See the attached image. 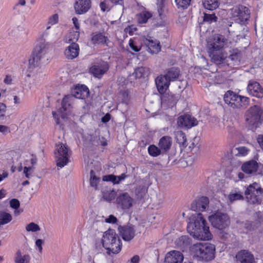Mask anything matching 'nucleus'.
I'll list each match as a JSON object with an SVG mask.
<instances>
[{
  "mask_svg": "<svg viewBox=\"0 0 263 263\" xmlns=\"http://www.w3.org/2000/svg\"><path fill=\"white\" fill-rule=\"evenodd\" d=\"M187 230L194 238L199 240H209L212 238V234L209 227L201 213L196 214L190 218Z\"/></svg>",
  "mask_w": 263,
  "mask_h": 263,
  "instance_id": "1",
  "label": "nucleus"
},
{
  "mask_svg": "<svg viewBox=\"0 0 263 263\" xmlns=\"http://www.w3.org/2000/svg\"><path fill=\"white\" fill-rule=\"evenodd\" d=\"M72 96L65 97L62 102V107L58 111L59 114L63 119L67 118L68 116L71 113V101L73 97L79 99H84L89 95V91L88 88L84 85L77 86L71 91Z\"/></svg>",
  "mask_w": 263,
  "mask_h": 263,
  "instance_id": "2",
  "label": "nucleus"
},
{
  "mask_svg": "<svg viewBox=\"0 0 263 263\" xmlns=\"http://www.w3.org/2000/svg\"><path fill=\"white\" fill-rule=\"evenodd\" d=\"M102 243L108 254H117L122 248L121 241L114 230L109 229L104 233Z\"/></svg>",
  "mask_w": 263,
  "mask_h": 263,
  "instance_id": "3",
  "label": "nucleus"
},
{
  "mask_svg": "<svg viewBox=\"0 0 263 263\" xmlns=\"http://www.w3.org/2000/svg\"><path fill=\"white\" fill-rule=\"evenodd\" d=\"M49 46V43L46 41L45 38L39 36L32 54L29 60L30 66L34 67L40 64L47 54Z\"/></svg>",
  "mask_w": 263,
  "mask_h": 263,
  "instance_id": "4",
  "label": "nucleus"
},
{
  "mask_svg": "<svg viewBox=\"0 0 263 263\" xmlns=\"http://www.w3.org/2000/svg\"><path fill=\"white\" fill-rule=\"evenodd\" d=\"M215 246L208 242H200L192 247V251L195 255L205 261L211 260L214 258Z\"/></svg>",
  "mask_w": 263,
  "mask_h": 263,
  "instance_id": "5",
  "label": "nucleus"
},
{
  "mask_svg": "<svg viewBox=\"0 0 263 263\" xmlns=\"http://www.w3.org/2000/svg\"><path fill=\"white\" fill-rule=\"evenodd\" d=\"M223 99L230 107L236 109L245 108L249 103V98L238 95L231 90H228L225 93Z\"/></svg>",
  "mask_w": 263,
  "mask_h": 263,
  "instance_id": "6",
  "label": "nucleus"
},
{
  "mask_svg": "<svg viewBox=\"0 0 263 263\" xmlns=\"http://www.w3.org/2000/svg\"><path fill=\"white\" fill-rule=\"evenodd\" d=\"M247 201L252 204H260L263 201V190L255 182L250 184L245 192Z\"/></svg>",
  "mask_w": 263,
  "mask_h": 263,
  "instance_id": "7",
  "label": "nucleus"
},
{
  "mask_svg": "<svg viewBox=\"0 0 263 263\" xmlns=\"http://www.w3.org/2000/svg\"><path fill=\"white\" fill-rule=\"evenodd\" d=\"M54 155L57 166L62 168L68 163L71 152L66 144L59 143L55 145Z\"/></svg>",
  "mask_w": 263,
  "mask_h": 263,
  "instance_id": "8",
  "label": "nucleus"
},
{
  "mask_svg": "<svg viewBox=\"0 0 263 263\" xmlns=\"http://www.w3.org/2000/svg\"><path fill=\"white\" fill-rule=\"evenodd\" d=\"M246 120L249 124L257 127L263 121V110L257 105L251 107L246 113Z\"/></svg>",
  "mask_w": 263,
  "mask_h": 263,
  "instance_id": "9",
  "label": "nucleus"
},
{
  "mask_svg": "<svg viewBox=\"0 0 263 263\" xmlns=\"http://www.w3.org/2000/svg\"><path fill=\"white\" fill-rule=\"evenodd\" d=\"M209 220L214 227L219 230L226 229L230 224L229 216L226 214L220 212H217L209 216Z\"/></svg>",
  "mask_w": 263,
  "mask_h": 263,
  "instance_id": "10",
  "label": "nucleus"
},
{
  "mask_svg": "<svg viewBox=\"0 0 263 263\" xmlns=\"http://www.w3.org/2000/svg\"><path fill=\"white\" fill-rule=\"evenodd\" d=\"M227 44L228 40L223 35L219 34H215L208 40V51L223 50Z\"/></svg>",
  "mask_w": 263,
  "mask_h": 263,
  "instance_id": "11",
  "label": "nucleus"
},
{
  "mask_svg": "<svg viewBox=\"0 0 263 263\" xmlns=\"http://www.w3.org/2000/svg\"><path fill=\"white\" fill-rule=\"evenodd\" d=\"M231 13L234 20L238 24L244 23L250 17V11L243 6H238L231 9Z\"/></svg>",
  "mask_w": 263,
  "mask_h": 263,
  "instance_id": "12",
  "label": "nucleus"
},
{
  "mask_svg": "<svg viewBox=\"0 0 263 263\" xmlns=\"http://www.w3.org/2000/svg\"><path fill=\"white\" fill-rule=\"evenodd\" d=\"M134 202V199L127 193L120 194L116 198L117 206L122 210L129 209Z\"/></svg>",
  "mask_w": 263,
  "mask_h": 263,
  "instance_id": "13",
  "label": "nucleus"
},
{
  "mask_svg": "<svg viewBox=\"0 0 263 263\" xmlns=\"http://www.w3.org/2000/svg\"><path fill=\"white\" fill-rule=\"evenodd\" d=\"M109 66L107 62L101 61L92 66L89 72L96 78H101L108 70Z\"/></svg>",
  "mask_w": 263,
  "mask_h": 263,
  "instance_id": "14",
  "label": "nucleus"
},
{
  "mask_svg": "<svg viewBox=\"0 0 263 263\" xmlns=\"http://www.w3.org/2000/svg\"><path fill=\"white\" fill-rule=\"evenodd\" d=\"M197 120L190 115L181 116L177 119V124L181 127L191 128L197 125Z\"/></svg>",
  "mask_w": 263,
  "mask_h": 263,
  "instance_id": "15",
  "label": "nucleus"
},
{
  "mask_svg": "<svg viewBox=\"0 0 263 263\" xmlns=\"http://www.w3.org/2000/svg\"><path fill=\"white\" fill-rule=\"evenodd\" d=\"M247 89L250 95L259 98L263 97V89L259 83L256 81H249Z\"/></svg>",
  "mask_w": 263,
  "mask_h": 263,
  "instance_id": "16",
  "label": "nucleus"
},
{
  "mask_svg": "<svg viewBox=\"0 0 263 263\" xmlns=\"http://www.w3.org/2000/svg\"><path fill=\"white\" fill-rule=\"evenodd\" d=\"M90 0H76L74 4L75 12L78 14L86 13L91 8Z\"/></svg>",
  "mask_w": 263,
  "mask_h": 263,
  "instance_id": "17",
  "label": "nucleus"
},
{
  "mask_svg": "<svg viewBox=\"0 0 263 263\" xmlns=\"http://www.w3.org/2000/svg\"><path fill=\"white\" fill-rule=\"evenodd\" d=\"M118 230L123 240L129 241L135 236V230L132 225L119 227Z\"/></svg>",
  "mask_w": 263,
  "mask_h": 263,
  "instance_id": "18",
  "label": "nucleus"
},
{
  "mask_svg": "<svg viewBox=\"0 0 263 263\" xmlns=\"http://www.w3.org/2000/svg\"><path fill=\"white\" fill-rule=\"evenodd\" d=\"M209 203V198L206 197L202 196L196 199L191 204V209L196 212H203L205 211Z\"/></svg>",
  "mask_w": 263,
  "mask_h": 263,
  "instance_id": "19",
  "label": "nucleus"
},
{
  "mask_svg": "<svg viewBox=\"0 0 263 263\" xmlns=\"http://www.w3.org/2000/svg\"><path fill=\"white\" fill-rule=\"evenodd\" d=\"M155 82L158 90L161 94L164 93L170 85V81L164 74L158 76L156 79Z\"/></svg>",
  "mask_w": 263,
  "mask_h": 263,
  "instance_id": "20",
  "label": "nucleus"
},
{
  "mask_svg": "<svg viewBox=\"0 0 263 263\" xmlns=\"http://www.w3.org/2000/svg\"><path fill=\"white\" fill-rule=\"evenodd\" d=\"M183 256L177 251H172L167 253L165 256L164 263H182Z\"/></svg>",
  "mask_w": 263,
  "mask_h": 263,
  "instance_id": "21",
  "label": "nucleus"
},
{
  "mask_svg": "<svg viewBox=\"0 0 263 263\" xmlns=\"http://www.w3.org/2000/svg\"><path fill=\"white\" fill-rule=\"evenodd\" d=\"M208 52L211 61L217 65L223 63L227 58V54L223 50L208 51Z\"/></svg>",
  "mask_w": 263,
  "mask_h": 263,
  "instance_id": "22",
  "label": "nucleus"
},
{
  "mask_svg": "<svg viewBox=\"0 0 263 263\" xmlns=\"http://www.w3.org/2000/svg\"><path fill=\"white\" fill-rule=\"evenodd\" d=\"M145 45L147 47V51L152 54L157 53L160 51V43L156 40L149 37L148 39H145L144 40Z\"/></svg>",
  "mask_w": 263,
  "mask_h": 263,
  "instance_id": "23",
  "label": "nucleus"
},
{
  "mask_svg": "<svg viewBox=\"0 0 263 263\" xmlns=\"http://www.w3.org/2000/svg\"><path fill=\"white\" fill-rule=\"evenodd\" d=\"M238 263H253V256L247 250H241L236 255Z\"/></svg>",
  "mask_w": 263,
  "mask_h": 263,
  "instance_id": "24",
  "label": "nucleus"
},
{
  "mask_svg": "<svg viewBox=\"0 0 263 263\" xmlns=\"http://www.w3.org/2000/svg\"><path fill=\"white\" fill-rule=\"evenodd\" d=\"M79 53V46L77 44H71L67 47L64 51L66 58L69 60H72L77 58Z\"/></svg>",
  "mask_w": 263,
  "mask_h": 263,
  "instance_id": "25",
  "label": "nucleus"
},
{
  "mask_svg": "<svg viewBox=\"0 0 263 263\" xmlns=\"http://www.w3.org/2000/svg\"><path fill=\"white\" fill-rule=\"evenodd\" d=\"M172 144V138L168 136H164L159 140L158 145L161 149L162 153H167L171 148Z\"/></svg>",
  "mask_w": 263,
  "mask_h": 263,
  "instance_id": "26",
  "label": "nucleus"
},
{
  "mask_svg": "<svg viewBox=\"0 0 263 263\" xmlns=\"http://www.w3.org/2000/svg\"><path fill=\"white\" fill-rule=\"evenodd\" d=\"M258 167V163L255 160H251L245 163L241 166L242 170L246 174H251L255 173Z\"/></svg>",
  "mask_w": 263,
  "mask_h": 263,
  "instance_id": "27",
  "label": "nucleus"
},
{
  "mask_svg": "<svg viewBox=\"0 0 263 263\" xmlns=\"http://www.w3.org/2000/svg\"><path fill=\"white\" fill-rule=\"evenodd\" d=\"M162 95L161 97L162 104H166L169 107H173L178 101V97L174 95L169 93Z\"/></svg>",
  "mask_w": 263,
  "mask_h": 263,
  "instance_id": "28",
  "label": "nucleus"
},
{
  "mask_svg": "<svg viewBox=\"0 0 263 263\" xmlns=\"http://www.w3.org/2000/svg\"><path fill=\"white\" fill-rule=\"evenodd\" d=\"M164 75L170 82L175 81L180 76V70L177 67H171L165 70Z\"/></svg>",
  "mask_w": 263,
  "mask_h": 263,
  "instance_id": "29",
  "label": "nucleus"
},
{
  "mask_svg": "<svg viewBox=\"0 0 263 263\" xmlns=\"http://www.w3.org/2000/svg\"><path fill=\"white\" fill-rule=\"evenodd\" d=\"M102 194L104 200L107 201H111L115 199L116 196V192L114 189L110 187H105L102 189Z\"/></svg>",
  "mask_w": 263,
  "mask_h": 263,
  "instance_id": "30",
  "label": "nucleus"
},
{
  "mask_svg": "<svg viewBox=\"0 0 263 263\" xmlns=\"http://www.w3.org/2000/svg\"><path fill=\"white\" fill-rule=\"evenodd\" d=\"M143 10L137 15L138 22L140 24L146 23L148 20L153 16L152 13L146 10L145 8H143Z\"/></svg>",
  "mask_w": 263,
  "mask_h": 263,
  "instance_id": "31",
  "label": "nucleus"
},
{
  "mask_svg": "<svg viewBox=\"0 0 263 263\" xmlns=\"http://www.w3.org/2000/svg\"><path fill=\"white\" fill-rule=\"evenodd\" d=\"M228 198L231 203L236 200H242L243 199V193L238 189H235L231 191Z\"/></svg>",
  "mask_w": 263,
  "mask_h": 263,
  "instance_id": "32",
  "label": "nucleus"
},
{
  "mask_svg": "<svg viewBox=\"0 0 263 263\" xmlns=\"http://www.w3.org/2000/svg\"><path fill=\"white\" fill-rule=\"evenodd\" d=\"M126 177L124 174H122L120 176H115L114 175H109L104 176L103 180L105 181H111L114 184H118L122 180H124Z\"/></svg>",
  "mask_w": 263,
  "mask_h": 263,
  "instance_id": "33",
  "label": "nucleus"
},
{
  "mask_svg": "<svg viewBox=\"0 0 263 263\" xmlns=\"http://www.w3.org/2000/svg\"><path fill=\"white\" fill-rule=\"evenodd\" d=\"M202 4L205 9L213 10L218 7L219 0H203Z\"/></svg>",
  "mask_w": 263,
  "mask_h": 263,
  "instance_id": "34",
  "label": "nucleus"
},
{
  "mask_svg": "<svg viewBox=\"0 0 263 263\" xmlns=\"http://www.w3.org/2000/svg\"><path fill=\"white\" fill-rule=\"evenodd\" d=\"M12 220V215L5 211H0V226L9 223Z\"/></svg>",
  "mask_w": 263,
  "mask_h": 263,
  "instance_id": "35",
  "label": "nucleus"
},
{
  "mask_svg": "<svg viewBox=\"0 0 263 263\" xmlns=\"http://www.w3.org/2000/svg\"><path fill=\"white\" fill-rule=\"evenodd\" d=\"M176 243L179 247L184 248L191 243V240L187 236H182L176 240Z\"/></svg>",
  "mask_w": 263,
  "mask_h": 263,
  "instance_id": "36",
  "label": "nucleus"
},
{
  "mask_svg": "<svg viewBox=\"0 0 263 263\" xmlns=\"http://www.w3.org/2000/svg\"><path fill=\"white\" fill-rule=\"evenodd\" d=\"M175 136L176 142L180 145H183L186 141V138L185 133L181 130L175 132Z\"/></svg>",
  "mask_w": 263,
  "mask_h": 263,
  "instance_id": "37",
  "label": "nucleus"
},
{
  "mask_svg": "<svg viewBox=\"0 0 263 263\" xmlns=\"http://www.w3.org/2000/svg\"><path fill=\"white\" fill-rule=\"evenodd\" d=\"M149 73V69L146 67H140L136 68L135 70L134 74L137 78H141L144 77Z\"/></svg>",
  "mask_w": 263,
  "mask_h": 263,
  "instance_id": "38",
  "label": "nucleus"
},
{
  "mask_svg": "<svg viewBox=\"0 0 263 263\" xmlns=\"http://www.w3.org/2000/svg\"><path fill=\"white\" fill-rule=\"evenodd\" d=\"M106 37L101 33L93 34L91 37V42L93 44H100L105 43Z\"/></svg>",
  "mask_w": 263,
  "mask_h": 263,
  "instance_id": "39",
  "label": "nucleus"
},
{
  "mask_svg": "<svg viewBox=\"0 0 263 263\" xmlns=\"http://www.w3.org/2000/svg\"><path fill=\"white\" fill-rule=\"evenodd\" d=\"M29 259L30 257L29 255H25L22 256L21 251L18 250L16 253L14 261L15 263H28Z\"/></svg>",
  "mask_w": 263,
  "mask_h": 263,
  "instance_id": "40",
  "label": "nucleus"
},
{
  "mask_svg": "<svg viewBox=\"0 0 263 263\" xmlns=\"http://www.w3.org/2000/svg\"><path fill=\"white\" fill-rule=\"evenodd\" d=\"M80 36L79 31L72 30L70 31L67 36V42L70 44H76Z\"/></svg>",
  "mask_w": 263,
  "mask_h": 263,
  "instance_id": "41",
  "label": "nucleus"
},
{
  "mask_svg": "<svg viewBox=\"0 0 263 263\" xmlns=\"http://www.w3.org/2000/svg\"><path fill=\"white\" fill-rule=\"evenodd\" d=\"M240 60V53L238 51L234 50L228 57V62L230 60L234 65H238Z\"/></svg>",
  "mask_w": 263,
  "mask_h": 263,
  "instance_id": "42",
  "label": "nucleus"
},
{
  "mask_svg": "<svg viewBox=\"0 0 263 263\" xmlns=\"http://www.w3.org/2000/svg\"><path fill=\"white\" fill-rule=\"evenodd\" d=\"M249 149L245 146H239L233 149L232 152L236 156H245L248 154Z\"/></svg>",
  "mask_w": 263,
  "mask_h": 263,
  "instance_id": "43",
  "label": "nucleus"
},
{
  "mask_svg": "<svg viewBox=\"0 0 263 263\" xmlns=\"http://www.w3.org/2000/svg\"><path fill=\"white\" fill-rule=\"evenodd\" d=\"M148 152L149 154L153 157H157L163 154L161 149L155 145H151L148 147Z\"/></svg>",
  "mask_w": 263,
  "mask_h": 263,
  "instance_id": "44",
  "label": "nucleus"
},
{
  "mask_svg": "<svg viewBox=\"0 0 263 263\" xmlns=\"http://www.w3.org/2000/svg\"><path fill=\"white\" fill-rule=\"evenodd\" d=\"M217 21V17L214 13H204V16L203 19V22L207 23L208 24H211L214 22H216Z\"/></svg>",
  "mask_w": 263,
  "mask_h": 263,
  "instance_id": "45",
  "label": "nucleus"
},
{
  "mask_svg": "<svg viewBox=\"0 0 263 263\" xmlns=\"http://www.w3.org/2000/svg\"><path fill=\"white\" fill-rule=\"evenodd\" d=\"M100 181V178L96 176L93 171L90 172V184L91 186L97 189L98 184Z\"/></svg>",
  "mask_w": 263,
  "mask_h": 263,
  "instance_id": "46",
  "label": "nucleus"
},
{
  "mask_svg": "<svg viewBox=\"0 0 263 263\" xmlns=\"http://www.w3.org/2000/svg\"><path fill=\"white\" fill-rule=\"evenodd\" d=\"M191 0H175L178 8L186 9L190 5Z\"/></svg>",
  "mask_w": 263,
  "mask_h": 263,
  "instance_id": "47",
  "label": "nucleus"
},
{
  "mask_svg": "<svg viewBox=\"0 0 263 263\" xmlns=\"http://www.w3.org/2000/svg\"><path fill=\"white\" fill-rule=\"evenodd\" d=\"M26 230L27 232H36L40 230L39 226L34 222H30L26 225L25 227Z\"/></svg>",
  "mask_w": 263,
  "mask_h": 263,
  "instance_id": "48",
  "label": "nucleus"
},
{
  "mask_svg": "<svg viewBox=\"0 0 263 263\" xmlns=\"http://www.w3.org/2000/svg\"><path fill=\"white\" fill-rule=\"evenodd\" d=\"M128 91L127 90L121 91L118 95V100L121 102H126L128 99Z\"/></svg>",
  "mask_w": 263,
  "mask_h": 263,
  "instance_id": "49",
  "label": "nucleus"
},
{
  "mask_svg": "<svg viewBox=\"0 0 263 263\" xmlns=\"http://www.w3.org/2000/svg\"><path fill=\"white\" fill-rule=\"evenodd\" d=\"M243 227L246 230V232L254 230L257 227L255 226L254 224H253L250 221H247L246 222L243 223Z\"/></svg>",
  "mask_w": 263,
  "mask_h": 263,
  "instance_id": "50",
  "label": "nucleus"
},
{
  "mask_svg": "<svg viewBox=\"0 0 263 263\" xmlns=\"http://www.w3.org/2000/svg\"><path fill=\"white\" fill-rule=\"evenodd\" d=\"M44 241L41 239H37L35 242V249L39 253H42L43 251L42 245L44 244Z\"/></svg>",
  "mask_w": 263,
  "mask_h": 263,
  "instance_id": "51",
  "label": "nucleus"
},
{
  "mask_svg": "<svg viewBox=\"0 0 263 263\" xmlns=\"http://www.w3.org/2000/svg\"><path fill=\"white\" fill-rule=\"evenodd\" d=\"M59 16L57 14H54L48 19V24L53 25L58 23Z\"/></svg>",
  "mask_w": 263,
  "mask_h": 263,
  "instance_id": "52",
  "label": "nucleus"
},
{
  "mask_svg": "<svg viewBox=\"0 0 263 263\" xmlns=\"http://www.w3.org/2000/svg\"><path fill=\"white\" fill-rule=\"evenodd\" d=\"M10 205L12 208L17 210L20 207V203L17 199H12L10 201Z\"/></svg>",
  "mask_w": 263,
  "mask_h": 263,
  "instance_id": "53",
  "label": "nucleus"
},
{
  "mask_svg": "<svg viewBox=\"0 0 263 263\" xmlns=\"http://www.w3.org/2000/svg\"><path fill=\"white\" fill-rule=\"evenodd\" d=\"M129 45L130 48L135 52L139 51L141 49V47L140 46L136 45V43L131 39L129 41Z\"/></svg>",
  "mask_w": 263,
  "mask_h": 263,
  "instance_id": "54",
  "label": "nucleus"
},
{
  "mask_svg": "<svg viewBox=\"0 0 263 263\" xmlns=\"http://www.w3.org/2000/svg\"><path fill=\"white\" fill-rule=\"evenodd\" d=\"M33 172V167L31 166H25L24 168V174L27 178H29L31 176V174Z\"/></svg>",
  "mask_w": 263,
  "mask_h": 263,
  "instance_id": "55",
  "label": "nucleus"
},
{
  "mask_svg": "<svg viewBox=\"0 0 263 263\" xmlns=\"http://www.w3.org/2000/svg\"><path fill=\"white\" fill-rule=\"evenodd\" d=\"M51 25H49L48 22H47L46 29L42 32V33L40 35V36L46 39L49 34V30L51 28Z\"/></svg>",
  "mask_w": 263,
  "mask_h": 263,
  "instance_id": "56",
  "label": "nucleus"
},
{
  "mask_svg": "<svg viewBox=\"0 0 263 263\" xmlns=\"http://www.w3.org/2000/svg\"><path fill=\"white\" fill-rule=\"evenodd\" d=\"M101 10L103 11H108L110 10V8L108 5L107 4L106 1L101 2L100 4Z\"/></svg>",
  "mask_w": 263,
  "mask_h": 263,
  "instance_id": "57",
  "label": "nucleus"
},
{
  "mask_svg": "<svg viewBox=\"0 0 263 263\" xmlns=\"http://www.w3.org/2000/svg\"><path fill=\"white\" fill-rule=\"evenodd\" d=\"M6 111V106L4 103H0V118L4 117Z\"/></svg>",
  "mask_w": 263,
  "mask_h": 263,
  "instance_id": "58",
  "label": "nucleus"
},
{
  "mask_svg": "<svg viewBox=\"0 0 263 263\" xmlns=\"http://www.w3.org/2000/svg\"><path fill=\"white\" fill-rule=\"evenodd\" d=\"M117 218L112 215H110L107 218L105 219V221L107 223H115L117 222Z\"/></svg>",
  "mask_w": 263,
  "mask_h": 263,
  "instance_id": "59",
  "label": "nucleus"
},
{
  "mask_svg": "<svg viewBox=\"0 0 263 263\" xmlns=\"http://www.w3.org/2000/svg\"><path fill=\"white\" fill-rule=\"evenodd\" d=\"M72 21L74 24L76 30L79 31L80 25H79L78 19L77 17H74L72 18Z\"/></svg>",
  "mask_w": 263,
  "mask_h": 263,
  "instance_id": "60",
  "label": "nucleus"
},
{
  "mask_svg": "<svg viewBox=\"0 0 263 263\" xmlns=\"http://www.w3.org/2000/svg\"><path fill=\"white\" fill-rule=\"evenodd\" d=\"M12 79L11 76L7 75L4 79V82L7 84L10 85L12 84Z\"/></svg>",
  "mask_w": 263,
  "mask_h": 263,
  "instance_id": "61",
  "label": "nucleus"
},
{
  "mask_svg": "<svg viewBox=\"0 0 263 263\" xmlns=\"http://www.w3.org/2000/svg\"><path fill=\"white\" fill-rule=\"evenodd\" d=\"M158 11L159 16L161 17H162L163 15L164 11V8H163V6L162 5H160L158 6Z\"/></svg>",
  "mask_w": 263,
  "mask_h": 263,
  "instance_id": "62",
  "label": "nucleus"
},
{
  "mask_svg": "<svg viewBox=\"0 0 263 263\" xmlns=\"http://www.w3.org/2000/svg\"><path fill=\"white\" fill-rule=\"evenodd\" d=\"M257 142L263 150V135H259L257 137Z\"/></svg>",
  "mask_w": 263,
  "mask_h": 263,
  "instance_id": "63",
  "label": "nucleus"
},
{
  "mask_svg": "<svg viewBox=\"0 0 263 263\" xmlns=\"http://www.w3.org/2000/svg\"><path fill=\"white\" fill-rule=\"evenodd\" d=\"M228 130L229 133L231 135V136H233L236 134V130L233 127H229Z\"/></svg>",
  "mask_w": 263,
  "mask_h": 263,
  "instance_id": "64",
  "label": "nucleus"
}]
</instances>
